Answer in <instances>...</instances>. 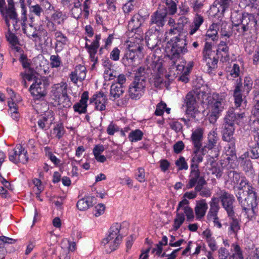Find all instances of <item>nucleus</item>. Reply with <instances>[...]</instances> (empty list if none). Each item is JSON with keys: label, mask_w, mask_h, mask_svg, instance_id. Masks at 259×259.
Segmentation results:
<instances>
[{"label": "nucleus", "mask_w": 259, "mask_h": 259, "mask_svg": "<svg viewBox=\"0 0 259 259\" xmlns=\"http://www.w3.org/2000/svg\"><path fill=\"white\" fill-rule=\"evenodd\" d=\"M220 33L222 36L228 38L232 35L231 27L230 25L225 22H222L221 25Z\"/></svg>", "instance_id": "obj_39"}, {"label": "nucleus", "mask_w": 259, "mask_h": 259, "mask_svg": "<svg viewBox=\"0 0 259 259\" xmlns=\"http://www.w3.org/2000/svg\"><path fill=\"white\" fill-rule=\"evenodd\" d=\"M55 36L57 42L61 43L63 45H66L68 40L67 37L65 36L60 31H57L55 32Z\"/></svg>", "instance_id": "obj_53"}, {"label": "nucleus", "mask_w": 259, "mask_h": 259, "mask_svg": "<svg viewBox=\"0 0 259 259\" xmlns=\"http://www.w3.org/2000/svg\"><path fill=\"white\" fill-rule=\"evenodd\" d=\"M178 0H162V2H165L166 7L162 9H159L161 11H165L166 12V15L167 14L169 15H174L177 11V5L176 2Z\"/></svg>", "instance_id": "obj_34"}, {"label": "nucleus", "mask_w": 259, "mask_h": 259, "mask_svg": "<svg viewBox=\"0 0 259 259\" xmlns=\"http://www.w3.org/2000/svg\"><path fill=\"white\" fill-rule=\"evenodd\" d=\"M163 33L154 31L150 32V30L146 33L145 39L147 47L151 50L154 49L157 46L159 42L160 43L161 37Z\"/></svg>", "instance_id": "obj_17"}, {"label": "nucleus", "mask_w": 259, "mask_h": 259, "mask_svg": "<svg viewBox=\"0 0 259 259\" xmlns=\"http://www.w3.org/2000/svg\"><path fill=\"white\" fill-rule=\"evenodd\" d=\"M166 12L159 9L155 12L151 16L150 23V32L154 31L163 33V26L166 22Z\"/></svg>", "instance_id": "obj_9"}, {"label": "nucleus", "mask_w": 259, "mask_h": 259, "mask_svg": "<svg viewBox=\"0 0 259 259\" xmlns=\"http://www.w3.org/2000/svg\"><path fill=\"white\" fill-rule=\"evenodd\" d=\"M89 99V93L87 91L84 92L81 97V99L79 100V104L83 105L82 112H87V101Z\"/></svg>", "instance_id": "obj_49"}, {"label": "nucleus", "mask_w": 259, "mask_h": 259, "mask_svg": "<svg viewBox=\"0 0 259 259\" xmlns=\"http://www.w3.org/2000/svg\"><path fill=\"white\" fill-rule=\"evenodd\" d=\"M20 150H22V145L19 144L15 147V148L9 154V160L15 164L17 163V159L19 156L18 153H19Z\"/></svg>", "instance_id": "obj_38"}, {"label": "nucleus", "mask_w": 259, "mask_h": 259, "mask_svg": "<svg viewBox=\"0 0 259 259\" xmlns=\"http://www.w3.org/2000/svg\"><path fill=\"white\" fill-rule=\"evenodd\" d=\"M208 70H212L217 67L218 60L214 57L205 60Z\"/></svg>", "instance_id": "obj_57"}, {"label": "nucleus", "mask_w": 259, "mask_h": 259, "mask_svg": "<svg viewBox=\"0 0 259 259\" xmlns=\"http://www.w3.org/2000/svg\"><path fill=\"white\" fill-rule=\"evenodd\" d=\"M101 38L100 34L96 35L95 39L91 45H89L87 42L85 45V48L90 55V60L92 62H94L92 67H94L98 62V57L96 55L100 46L99 41Z\"/></svg>", "instance_id": "obj_15"}, {"label": "nucleus", "mask_w": 259, "mask_h": 259, "mask_svg": "<svg viewBox=\"0 0 259 259\" xmlns=\"http://www.w3.org/2000/svg\"><path fill=\"white\" fill-rule=\"evenodd\" d=\"M191 2L192 7L195 12H198L203 6V3L205 0H192Z\"/></svg>", "instance_id": "obj_58"}, {"label": "nucleus", "mask_w": 259, "mask_h": 259, "mask_svg": "<svg viewBox=\"0 0 259 259\" xmlns=\"http://www.w3.org/2000/svg\"><path fill=\"white\" fill-rule=\"evenodd\" d=\"M219 200L217 197H213L209 203L210 208L207 215L208 220H211L213 217L218 216V213L220 209Z\"/></svg>", "instance_id": "obj_24"}, {"label": "nucleus", "mask_w": 259, "mask_h": 259, "mask_svg": "<svg viewBox=\"0 0 259 259\" xmlns=\"http://www.w3.org/2000/svg\"><path fill=\"white\" fill-rule=\"evenodd\" d=\"M247 186V189H248V186H252L248 181L244 177L242 178L239 184L237 186L233 187V190H244V188Z\"/></svg>", "instance_id": "obj_47"}, {"label": "nucleus", "mask_w": 259, "mask_h": 259, "mask_svg": "<svg viewBox=\"0 0 259 259\" xmlns=\"http://www.w3.org/2000/svg\"><path fill=\"white\" fill-rule=\"evenodd\" d=\"M237 108H230L227 112L224 119L222 138L233 137L235 124H239L243 122L245 113L244 112H238Z\"/></svg>", "instance_id": "obj_4"}, {"label": "nucleus", "mask_w": 259, "mask_h": 259, "mask_svg": "<svg viewBox=\"0 0 259 259\" xmlns=\"http://www.w3.org/2000/svg\"><path fill=\"white\" fill-rule=\"evenodd\" d=\"M219 50L223 52L226 56L229 58V47L227 46L226 42L224 41H221L220 42V44L218 45V50H217V51H218Z\"/></svg>", "instance_id": "obj_63"}, {"label": "nucleus", "mask_w": 259, "mask_h": 259, "mask_svg": "<svg viewBox=\"0 0 259 259\" xmlns=\"http://www.w3.org/2000/svg\"><path fill=\"white\" fill-rule=\"evenodd\" d=\"M37 29V28H33L32 24H30V29H26L25 26L23 27L24 33L26 34L29 38H36L37 36H38L36 34Z\"/></svg>", "instance_id": "obj_46"}, {"label": "nucleus", "mask_w": 259, "mask_h": 259, "mask_svg": "<svg viewBox=\"0 0 259 259\" xmlns=\"http://www.w3.org/2000/svg\"><path fill=\"white\" fill-rule=\"evenodd\" d=\"M51 65L52 67H58L61 64V59L58 55H52L50 57Z\"/></svg>", "instance_id": "obj_60"}, {"label": "nucleus", "mask_w": 259, "mask_h": 259, "mask_svg": "<svg viewBox=\"0 0 259 259\" xmlns=\"http://www.w3.org/2000/svg\"><path fill=\"white\" fill-rule=\"evenodd\" d=\"M86 76V68L84 65L79 64L75 66L74 70L70 74L71 81L75 84L78 81L83 80Z\"/></svg>", "instance_id": "obj_18"}, {"label": "nucleus", "mask_w": 259, "mask_h": 259, "mask_svg": "<svg viewBox=\"0 0 259 259\" xmlns=\"http://www.w3.org/2000/svg\"><path fill=\"white\" fill-rule=\"evenodd\" d=\"M51 123V122H49L48 117L46 116H43L37 121L38 126L40 128L45 129V130L48 129L50 127V125Z\"/></svg>", "instance_id": "obj_51"}, {"label": "nucleus", "mask_w": 259, "mask_h": 259, "mask_svg": "<svg viewBox=\"0 0 259 259\" xmlns=\"http://www.w3.org/2000/svg\"><path fill=\"white\" fill-rule=\"evenodd\" d=\"M94 197H87L78 201L76 206L80 210H85L93 205V200Z\"/></svg>", "instance_id": "obj_32"}, {"label": "nucleus", "mask_w": 259, "mask_h": 259, "mask_svg": "<svg viewBox=\"0 0 259 259\" xmlns=\"http://www.w3.org/2000/svg\"><path fill=\"white\" fill-rule=\"evenodd\" d=\"M121 228L120 224L117 223L113 224L109 229L108 235L106 238L109 240L114 239L121 241L122 236L119 233Z\"/></svg>", "instance_id": "obj_22"}, {"label": "nucleus", "mask_w": 259, "mask_h": 259, "mask_svg": "<svg viewBox=\"0 0 259 259\" xmlns=\"http://www.w3.org/2000/svg\"><path fill=\"white\" fill-rule=\"evenodd\" d=\"M146 84L147 81L143 77L135 78L128 88L130 97L135 100L140 99L145 93Z\"/></svg>", "instance_id": "obj_10"}, {"label": "nucleus", "mask_w": 259, "mask_h": 259, "mask_svg": "<svg viewBox=\"0 0 259 259\" xmlns=\"http://www.w3.org/2000/svg\"><path fill=\"white\" fill-rule=\"evenodd\" d=\"M207 184V182L204 178L200 179L199 183L196 185L195 187L196 192H199V195L202 197H209L211 195L210 190L207 187H204V186Z\"/></svg>", "instance_id": "obj_27"}, {"label": "nucleus", "mask_w": 259, "mask_h": 259, "mask_svg": "<svg viewBox=\"0 0 259 259\" xmlns=\"http://www.w3.org/2000/svg\"><path fill=\"white\" fill-rule=\"evenodd\" d=\"M232 247H233L234 253L233 256L230 258H231V259H234L235 256H236L237 257L236 259H243L242 252L240 246L238 244L234 243L232 244Z\"/></svg>", "instance_id": "obj_44"}, {"label": "nucleus", "mask_w": 259, "mask_h": 259, "mask_svg": "<svg viewBox=\"0 0 259 259\" xmlns=\"http://www.w3.org/2000/svg\"><path fill=\"white\" fill-rule=\"evenodd\" d=\"M204 130L202 127H197L192 132L191 139L194 146L198 147L202 145L203 138Z\"/></svg>", "instance_id": "obj_31"}, {"label": "nucleus", "mask_w": 259, "mask_h": 259, "mask_svg": "<svg viewBox=\"0 0 259 259\" xmlns=\"http://www.w3.org/2000/svg\"><path fill=\"white\" fill-rule=\"evenodd\" d=\"M19 154V156L17 159V163H22L25 164L28 162L29 157L27 154V151L25 149L24 147L22 146V150H20Z\"/></svg>", "instance_id": "obj_43"}, {"label": "nucleus", "mask_w": 259, "mask_h": 259, "mask_svg": "<svg viewBox=\"0 0 259 259\" xmlns=\"http://www.w3.org/2000/svg\"><path fill=\"white\" fill-rule=\"evenodd\" d=\"M207 209L208 205L205 199L196 201L194 210L197 219H202L205 216Z\"/></svg>", "instance_id": "obj_20"}, {"label": "nucleus", "mask_w": 259, "mask_h": 259, "mask_svg": "<svg viewBox=\"0 0 259 259\" xmlns=\"http://www.w3.org/2000/svg\"><path fill=\"white\" fill-rule=\"evenodd\" d=\"M206 100L210 107L209 120L211 123H214L224 109L225 96L214 93L212 95H207Z\"/></svg>", "instance_id": "obj_6"}, {"label": "nucleus", "mask_w": 259, "mask_h": 259, "mask_svg": "<svg viewBox=\"0 0 259 259\" xmlns=\"http://www.w3.org/2000/svg\"><path fill=\"white\" fill-rule=\"evenodd\" d=\"M259 203V195L256 189L252 186H248L246 196L241 205L242 213L249 220L256 215V210Z\"/></svg>", "instance_id": "obj_5"}, {"label": "nucleus", "mask_w": 259, "mask_h": 259, "mask_svg": "<svg viewBox=\"0 0 259 259\" xmlns=\"http://www.w3.org/2000/svg\"><path fill=\"white\" fill-rule=\"evenodd\" d=\"M183 209L187 217V221L188 222H192L194 219V214L193 209L189 206H186L184 207Z\"/></svg>", "instance_id": "obj_54"}, {"label": "nucleus", "mask_w": 259, "mask_h": 259, "mask_svg": "<svg viewBox=\"0 0 259 259\" xmlns=\"http://www.w3.org/2000/svg\"><path fill=\"white\" fill-rule=\"evenodd\" d=\"M253 81L250 77L244 78L243 82V90L242 91V83L241 78L237 79L235 88L233 91L234 104L236 108L239 107L243 101V96L245 98L251 90Z\"/></svg>", "instance_id": "obj_7"}, {"label": "nucleus", "mask_w": 259, "mask_h": 259, "mask_svg": "<svg viewBox=\"0 0 259 259\" xmlns=\"http://www.w3.org/2000/svg\"><path fill=\"white\" fill-rule=\"evenodd\" d=\"M237 200L240 206L242 205L243 202L246 196L245 190H233Z\"/></svg>", "instance_id": "obj_48"}, {"label": "nucleus", "mask_w": 259, "mask_h": 259, "mask_svg": "<svg viewBox=\"0 0 259 259\" xmlns=\"http://www.w3.org/2000/svg\"><path fill=\"white\" fill-rule=\"evenodd\" d=\"M252 113L254 116L257 117L256 119H254L253 121L254 124H258V126L257 127V129H259V100L254 102L253 108L252 110Z\"/></svg>", "instance_id": "obj_50"}, {"label": "nucleus", "mask_w": 259, "mask_h": 259, "mask_svg": "<svg viewBox=\"0 0 259 259\" xmlns=\"http://www.w3.org/2000/svg\"><path fill=\"white\" fill-rule=\"evenodd\" d=\"M191 165H196L198 168V164L203 161V156L201 154L192 155Z\"/></svg>", "instance_id": "obj_61"}, {"label": "nucleus", "mask_w": 259, "mask_h": 259, "mask_svg": "<svg viewBox=\"0 0 259 259\" xmlns=\"http://www.w3.org/2000/svg\"><path fill=\"white\" fill-rule=\"evenodd\" d=\"M231 19L233 26L237 27L236 30L242 36L256 28L257 20L252 14L235 12L231 15Z\"/></svg>", "instance_id": "obj_2"}, {"label": "nucleus", "mask_w": 259, "mask_h": 259, "mask_svg": "<svg viewBox=\"0 0 259 259\" xmlns=\"http://www.w3.org/2000/svg\"><path fill=\"white\" fill-rule=\"evenodd\" d=\"M107 100L106 96L102 92L94 96L93 98L91 99V102L95 101L96 108L100 111H103L105 109V104Z\"/></svg>", "instance_id": "obj_23"}, {"label": "nucleus", "mask_w": 259, "mask_h": 259, "mask_svg": "<svg viewBox=\"0 0 259 259\" xmlns=\"http://www.w3.org/2000/svg\"><path fill=\"white\" fill-rule=\"evenodd\" d=\"M16 240L6 237L4 236H0V259H3L7 253L6 245L8 244H13Z\"/></svg>", "instance_id": "obj_30"}, {"label": "nucleus", "mask_w": 259, "mask_h": 259, "mask_svg": "<svg viewBox=\"0 0 259 259\" xmlns=\"http://www.w3.org/2000/svg\"><path fill=\"white\" fill-rule=\"evenodd\" d=\"M185 220V215L183 213H179L177 211L176 218L174 220V223L172 226L173 230L177 231L184 222Z\"/></svg>", "instance_id": "obj_36"}, {"label": "nucleus", "mask_w": 259, "mask_h": 259, "mask_svg": "<svg viewBox=\"0 0 259 259\" xmlns=\"http://www.w3.org/2000/svg\"><path fill=\"white\" fill-rule=\"evenodd\" d=\"M7 2L8 7H6L5 4L4 6L3 14L2 13L1 14L4 16L6 25L9 28L8 31L6 34V37L12 46H15L18 44V40L17 37L10 31L9 20L12 21L14 29L18 30L20 28L19 25H18L19 19L14 7V0H7Z\"/></svg>", "instance_id": "obj_3"}, {"label": "nucleus", "mask_w": 259, "mask_h": 259, "mask_svg": "<svg viewBox=\"0 0 259 259\" xmlns=\"http://www.w3.org/2000/svg\"><path fill=\"white\" fill-rule=\"evenodd\" d=\"M187 38L186 33H180L171 38L168 42L169 46L165 48L166 56L171 61L172 65H175L182 55L188 52Z\"/></svg>", "instance_id": "obj_1"}, {"label": "nucleus", "mask_w": 259, "mask_h": 259, "mask_svg": "<svg viewBox=\"0 0 259 259\" xmlns=\"http://www.w3.org/2000/svg\"><path fill=\"white\" fill-rule=\"evenodd\" d=\"M246 155H248V152H246L245 153H244V154L240 156L239 158V159H241L242 161L243 162V170H245V171H248L249 170H250L253 168V166L251 161L250 159H244V157H243V156L245 157Z\"/></svg>", "instance_id": "obj_42"}, {"label": "nucleus", "mask_w": 259, "mask_h": 259, "mask_svg": "<svg viewBox=\"0 0 259 259\" xmlns=\"http://www.w3.org/2000/svg\"><path fill=\"white\" fill-rule=\"evenodd\" d=\"M224 141L228 143V149L227 152L228 155L230 156H233L236 155L235 141L236 140L234 137L222 138Z\"/></svg>", "instance_id": "obj_35"}, {"label": "nucleus", "mask_w": 259, "mask_h": 259, "mask_svg": "<svg viewBox=\"0 0 259 259\" xmlns=\"http://www.w3.org/2000/svg\"><path fill=\"white\" fill-rule=\"evenodd\" d=\"M121 242L120 241L114 239H110L109 240L107 238H105L102 241V244L104 246L106 252L108 253L116 250L118 247Z\"/></svg>", "instance_id": "obj_29"}, {"label": "nucleus", "mask_w": 259, "mask_h": 259, "mask_svg": "<svg viewBox=\"0 0 259 259\" xmlns=\"http://www.w3.org/2000/svg\"><path fill=\"white\" fill-rule=\"evenodd\" d=\"M140 35V37L135 41H130L128 45V50L122 57L121 61L122 63L125 66H129L132 65L133 62L135 61L136 56H139L142 53L143 49L144 41L142 38V36Z\"/></svg>", "instance_id": "obj_8"}, {"label": "nucleus", "mask_w": 259, "mask_h": 259, "mask_svg": "<svg viewBox=\"0 0 259 259\" xmlns=\"http://www.w3.org/2000/svg\"><path fill=\"white\" fill-rule=\"evenodd\" d=\"M118 73L116 71L109 68L104 71V78L109 80L114 79L118 75Z\"/></svg>", "instance_id": "obj_55"}, {"label": "nucleus", "mask_w": 259, "mask_h": 259, "mask_svg": "<svg viewBox=\"0 0 259 259\" xmlns=\"http://www.w3.org/2000/svg\"><path fill=\"white\" fill-rule=\"evenodd\" d=\"M124 92L123 85L117 83H112L110 87L109 99L114 101L116 99L119 98Z\"/></svg>", "instance_id": "obj_26"}, {"label": "nucleus", "mask_w": 259, "mask_h": 259, "mask_svg": "<svg viewBox=\"0 0 259 259\" xmlns=\"http://www.w3.org/2000/svg\"><path fill=\"white\" fill-rule=\"evenodd\" d=\"M51 92L54 99L57 100L67 94V85L64 83L56 84L52 88Z\"/></svg>", "instance_id": "obj_25"}, {"label": "nucleus", "mask_w": 259, "mask_h": 259, "mask_svg": "<svg viewBox=\"0 0 259 259\" xmlns=\"http://www.w3.org/2000/svg\"><path fill=\"white\" fill-rule=\"evenodd\" d=\"M38 36L37 38L39 41H44V44L46 46H48L49 44L52 42V39L49 36V33L44 29L41 26H39L37 27V32Z\"/></svg>", "instance_id": "obj_28"}, {"label": "nucleus", "mask_w": 259, "mask_h": 259, "mask_svg": "<svg viewBox=\"0 0 259 259\" xmlns=\"http://www.w3.org/2000/svg\"><path fill=\"white\" fill-rule=\"evenodd\" d=\"M170 128L176 133H179L182 131L183 125L181 123L178 121H174L169 123Z\"/></svg>", "instance_id": "obj_64"}, {"label": "nucleus", "mask_w": 259, "mask_h": 259, "mask_svg": "<svg viewBox=\"0 0 259 259\" xmlns=\"http://www.w3.org/2000/svg\"><path fill=\"white\" fill-rule=\"evenodd\" d=\"M56 101H57L58 105L63 108H67L70 107L72 105V103L69 98L67 94L64 96L60 97Z\"/></svg>", "instance_id": "obj_40"}, {"label": "nucleus", "mask_w": 259, "mask_h": 259, "mask_svg": "<svg viewBox=\"0 0 259 259\" xmlns=\"http://www.w3.org/2000/svg\"><path fill=\"white\" fill-rule=\"evenodd\" d=\"M219 137L217 134L214 132L210 133L208 135V141L206 144V147L208 148V150L210 151L209 156L213 159L217 158L219 155V150L217 147V144Z\"/></svg>", "instance_id": "obj_16"}, {"label": "nucleus", "mask_w": 259, "mask_h": 259, "mask_svg": "<svg viewBox=\"0 0 259 259\" xmlns=\"http://www.w3.org/2000/svg\"><path fill=\"white\" fill-rule=\"evenodd\" d=\"M56 137L60 139L64 135V127L62 124H57L53 129Z\"/></svg>", "instance_id": "obj_56"}, {"label": "nucleus", "mask_w": 259, "mask_h": 259, "mask_svg": "<svg viewBox=\"0 0 259 259\" xmlns=\"http://www.w3.org/2000/svg\"><path fill=\"white\" fill-rule=\"evenodd\" d=\"M144 21L145 18L144 17L139 14H136L134 15L127 26L128 30L130 31L129 35H132L133 37L135 36V38L138 39V38L140 37L139 35L140 34V35L142 36V38L143 39V33L140 27Z\"/></svg>", "instance_id": "obj_12"}, {"label": "nucleus", "mask_w": 259, "mask_h": 259, "mask_svg": "<svg viewBox=\"0 0 259 259\" xmlns=\"http://www.w3.org/2000/svg\"><path fill=\"white\" fill-rule=\"evenodd\" d=\"M175 164L178 167L179 170H182L183 169L187 170L188 168V164L186 161L185 158L183 156H180V157L176 161Z\"/></svg>", "instance_id": "obj_45"}, {"label": "nucleus", "mask_w": 259, "mask_h": 259, "mask_svg": "<svg viewBox=\"0 0 259 259\" xmlns=\"http://www.w3.org/2000/svg\"><path fill=\"white\" fill-rule=\"evenodd\" d=\"M143 133L140 130H136L130 132L128 135L129 140L131 142H135L142 139Z\"/></svg>", "instance_id": "obj_37"}, {"label": "nucleus", "mask_w": 259, "mask_h": 259, "mask_svg": "<svg viewBox=\"0 0 259 259\" xmlns=\"http://www.w3.org/2000/svg\"><path fill=\"white\" fill-rule=\"evenodd\" d=\"M49 85L50 81L47 77L36 78L35 82L31 85L29 91L33 96L41 97L47 94V90Z\"/></svg>", "instance_id": "obj_13"}, {"label": "nucleus", "mask_w": 259, "mask_h": 259, "mask_svg": "<svg viewBox=\"0 0 259 259\" xmlns=\"http://www.w3.org/2000/svg\"><path fill=\"white\" fill-rule=\"evenodd\" d=\"M229 218V232L230 235L237 236L238 231L240 229V225L239 220L236 218L235 212L233 214H227Z\"/></svg>", "instance_id": "obj_21"}, {"label": "nucleus", "mask_w": 259, "mask_h": 259, "mask_svg": "<svg viewBox=\"0 0 259 259\" xmlns=\"http://www.w3.org/2000/svg\"><path fill=\"white\" fill-rule=\"evenodd\" d=\"M248 146L251 149L250 157L252 159H257L259 158V146L254 144L253 141H250L248 143Z\"/></svg>", "instance_id": "obj_41"}, {"label": "nucleus", "mask_w": 259, "mask_h": 259, "mask_svg": "<svg viewBox=\"0 0 259 259\" xmlns=\"http://www.w3.org/2000/svg\"><path fill=\"white\" fill-rule=\"evenodd\" d=\"M26 73L23 75V78L27 79L28 81L34 80L35 82V79L38 78L35 75V71L33 69L29 68L28 70L26 71Z\"/></svg>", "instance_id": "obj_52"}, {"label": "nucleus", "mask_w": 259, "mask_h": 259, "mask_svg": "<svg viewBox=\"0 0 259 259\" xmlns=\"http://www.w3.org/2000/svg\"><path fill=\"white\" fill-rule=\"evenodd\" d=\"M30 11L31 13L39 17L43 12V10L39 5L36 4L30 7Z\"/></svg>", "instance_id": "obj_62"}, {"label": "nucleus", "mask_w": 259, "mask_h": 259, "mask_svg": "<svg viewBox=\"0 0 259 259\" xmlns=\"http://www.w3.org/2000/svg\"><path fill=\"white\" fill-rule=\"evenodd\" d=\"M191 168L189 182L186 185V188L188 189L193 188L199 183L200 179L204 178V177L200 176V171L196 165H191Z\"/></svg>", "instance_id": "obj_19"}, {"label": "nucleus", "mask_w": 259, "mask_h": 259, "mask_svg": "<svg viewBox=\"0 0 259 259\" xmlns=\"http://www.w3.org/2000/svg\"><path fill=\"white\" fill-rule=\"evenodd\" d=\"M197 95L193 92L188 93L185 98V103L187 107L186 113L194 119L198 118L201 115V111L198 109L196 101Z\"/></svg>", "instance_id": "obj_11"}, {"label": "nucleus", "mask_w": 259, "mask_h": 259, "mask_svg": "<svg viewBox=\"0 0 259 259\" xmlns=\"http://www.w3.org/2000/svg\"><path fill=\"white\" fill-rule=\"evenodd\" d=\"M218 199L220 201L223 207L226 211L227 214H233L235 212L233 205L235 201L234 196L227 192L225 190H221L218 193Z\"/></svg>", "instance_id": "obj_14"}, {"label": "nucleus", "mask_w": 259, "mask_h": 259, "mask_svg": "<svg viewBox=\"0 0 259 259\" xmlns=\"http://www.w3.org/2000/svg\"><path fill=\"white\" fill-rule=\"evenodd\" d=\"M232 3V0H215L213 6L218 9V12L223 14L229 8Z\"/></svg>", "instance_id": "obj_33"}, {"label": "nucleus", "mask_w": 259, "mask_h": 259, "mask_svg": "<svg viewBox=\"0 0 259 259\" xmlns=\"http://www.w3.org/2000/svg\"><path fill=\"white\" fill-rule=\"evenodd\" d=\"M166 104L163 102H161L158 103L156 106L155 114L157 116H161L163 115L164 113V109L166 108Z\"/></svg>", "instance_id": "obj_59"}]
</instances>
